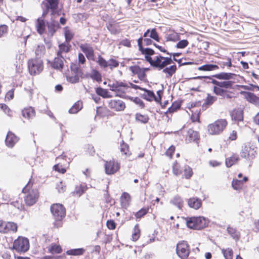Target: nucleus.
Returning <instances> with one entry per match:
<instances>
[{"instance_id":"obj_1","label":"nucleus","mask_w":259,"mask_h":259,"mask_svg":"<svg viewBox=\"0 0 259 259\" xmlns=\"http://www.w3.org/2000/svg\"><path fill=\"white\" fill-rule=\"evenodd\" d=\"M51 211L55 220L54 226L57 228L61 227L62 220L66 215L65 207L60 204H54L51 207Z\"/></svg>"},{"instance_id":"obj_2","label":"nucleus","mask_w":259,"mask_h":259,"mask_svg":"<svg viewBox=\"0 0 259 259\" xmlns=\"http://www.w3.org/2000/svg\"><path fill=\"white\" fill-rule=\"evenodd\" d=\"M32 184L30 180L26 186L23 189L22 192L27 193L24 197V201L27 205L32 206L35 204L38 197V192L37 189L30 190Z\"/></svg>"},{"instance_id":"obj_3","label":"nucleus","mask_w":259,"mask_h":259,"mask_svg":"<svg viewBox=\"0 0 259 259\" xmlns=\"http://www.w3.org/2000/svg\"><path fill=\"white\" fill-rule=\"evenodd\" d=\"M227 125V122L226 119H218L207 126L208 132L211 135H220L226 128Z\"/></svg>"},{"instance_id":"obj_4","label":"nucleus","mask_w":259,"mask_h":259,"mask_svg":"<svg viewBox=\"0 0 259 259\" xmlns=\"http://www.w3.org/2000/svg\"><path fill=\"white\" fill-rule=\"evenodd\" d=\"M29 248V242L27 238L19 237L13 243V248L18 252H25Z\"/></svg>"},{"instance_id":"obj_5","label":"nucleus","mask_w":259,"mask_h":259,"mask_svg":"<svg viewBox=\"0 0 259 259\" xmlns=\"http://www.w3.org/2000/svg\"><path fill=\"white\" fill-rule=\"evenodd\" d=\"M28 68L31 75L39 74L43 69L42 61L40 59H31L28 61Z\"/></svg>"},{"instance_id":"obj_6","label":"nucleus","mask_w":259,"mask_h":259,"mask_svg":"<svg viewBox=\"0 0 259 259\" xmlns=\"http://www.w3.org/2000/svg\"><path fill=\"white\" fill-rule=\"evenodd\" d=\"M256 148L251 143H247L242 147L241 156L249 160L253 159L256 154Z\"/></svg>"},{"instance_id":"obj_7","label":"nucleus","mask_w":259,"mask_h":259,"mask_svg":"<svg viewBox=\"0 0 259 259\" xmlns=\"http://www.w3.org/2000/svg\"><path fill=\"white\" fill-rule=\"evenodd\" d=\"M189 248L187 241H183L178 243L176 248L178 255L181 259H187L190 253Z\"/></svg>"},{"instance_id":"obj_8","label":"nucleus","mask_w":259,"mask_h":259,"mask_svg":"<svg viewBox=\"0 0 259 259\" xmlns=\"http://www.w3.org/2000/svg\"><path fill=\"white\" fill-rule=\"evenodd\" d=\"M120 168V164L114 160L106 161L105 164V172L107 175L116 173Z\"/></svg>"},{"instance_id":"obj_9","label":"nucleus","mask_w":259,"mask_h":259,"mask_svg":"<svg viewBox=\"0 0 259 259\" xmlns=\"http://www.w3.org/2000/svg\"><path fill=\"white\" fill-rule=\"evenodd\" d=\"M17 230V225L13 222H6L0 220V232L7 233L10 231L16 232Z\"/></svg>"},{"instance_id":"obj_10","label":"nucleus","mask_w":259,"mask_h":259,"mask_svg":"<svg viewBox=\"0 0 259 259\" xmlns=\"http://www.w3.org/2000/svg\"><path fill=\"white\" fill-rule=\"evenodd\" d=\"M48 30V35L53 36L57 29L60 28L59 22L52 17L49 21L47 22Z\"/></svg>"},{"instance_id":"obj_11","label":"nucleus","mask_w":259,"mask_h":259,"mask_svg":"<svg viewBox=\"0 0 259 259\" xmlns=\"http://www.w3.org/2000/svg\"><path fill=\"white\" fill-rule=\"evenodd\" d=\"M19 140L18 137L12 132L9 131L5 139V143L8 147L12 148Z\"/></svg>"},{"instance_id":"obj_12","label":"nucleus","mask_w":259,"mask_h":259,"mask_svg":"<svg viewBox=\"0 0 259 259\" xmlns=\"http://www.w3.org/2000/svg\"><path fill=\"white\" fill-rule=\"evenodd\" d=\"M200 140L199 133L192 129H189L187 132L186 136V142L187 143H191L192 142L198 143Z\"/></svg>"},{"instance_id":"obj_13","label":"nucleus","mask_w":259,"mask_h":259,"mask_svg":"<svg viewBox=\"0 0 259 259\" xmlns=\"http://www.w3.org/2000/svg\"><path fill=\"white\" fill-rule=\"evenodd\" d=\"M240 94L243 95L244 98L248 102L256 105L259 104V97H257L254 94L246 91H241Z\"/></svg>"},{"instance_id":"obj_14","label":"nucleus","mask_w":259,"mask_h":259,"mask_svg":"<svg viewBox=\"0 0 259 259\" xmlns=\"http://www.w3.org/2000/svg\"><path fill=\"white\" fill-rule=\"evenodd\" d=\"M106 27L111 34H116L120 32L119 26L116 23V21L114 19L109 20L106 24Z\"/></svg>"},{"instance_id":"obj_15","label":"nucleus","mask_w":259,"mask_h":259,"mask_svg":"<svg viewBox=\"0 0 259 259\" xmlns=\"http://www.w3.org/2000/svg\"><path fill=\"white\" fill-rule=\"evenodd\" d=\"M81 50L85 54L87 58L89 60L94 61V51L92 47L87 44L81 45L80 46Z\"/></svg>"},{"instance_id":"obj_16","label":"nucleus","mask_w":259,"mask_h":259,"mask_svg":"<svg viewBox=\"0 0 259 259\" xmlns=\"http://www.w3.org/2000/svg\"><path fill=\"white\" fill-rule=\"evenodd\" d=\"M109 106L116 111H121L124 109L125 106L124 103L121 100H111L109 103Z\"/></svg>"},{"instance_id":"obj_17","label":"nucleus","mask_w":259,"mask_h":259,"mask_svg":"<svg viewBox=\"0 0 259 259\" xmlns=\"http://www.w3.org/2000/svg\"><path fill=\"white\" fill-rule=\"evenodd\" d=\"M64 58L62 55L61 56H57L55 58L53 62L52 63V67L56 69H62L64 67Z\"/></svg>"},{"instance_id":"obj_18","label":"nucleus","mask_w":259,"mask_h":259,"mask_svg":"<svg viewBox=\"0 0 259 259\" xmlns=\"http://www.w3.org/2000/svg\"><path fill=\"white\" fill-rule=\"evenodd\" d=\"M236 76V74L232 73L221 72L212 75V77L221 80H229L231 79H234V77Z\"/></svg>"},{"instance_id":"obj_19","label":"nucleus","mask_w":259,"mask_h":259,"mask_svg":"<svg viewBox=\"0 0 259 259\" xmlns=\"http://www.w3.org/2000/svg\"><path fill=\"white\" fill-rule=\"evenodd\" d=\"M71 46L69 43L65 42L62 43L59 45V50L57 52V56H61L63 53H68L71 49Z\"/></svg>"},{"instance_id":"obj_20","label":"nucleus","mask_w":259,"mask_h":259,"mask_svg":"<svg viewBox=\"0 0 259 259\" xmlns=\"http://www.w3.org/2000/svg\"><path fill=\"white\" fill-rule=\"evenodd\" d=\"M188 204L189 207L195 209H198L202 205V201L198 198L193 197L188 200Z\"/></svg>"},{"instance_id":"obj_21","label":"nucleus","mask_w":259,"mask_h":259,"mask_svg":"<svg viewBox=\"0 0 259 259\" xmlns=\"http://www.w3.org/2000/svg\"><path fill=\"white\" fill-rule=\"evenodd\" d=\"M47 3L46 7L52 10V15H54L56 10L58 8L59 4V0H46Z\"/></svg>"},{"instance_id":"obj_22","label":"nucleus","mask_w":259,"mask_h":259,"mask_svg":"<svg viewBox=\"0 0 259 259\" xmlns=\"http://www.w3.org/2000/svg\"><path fill=\"white\" fill-rule=\"evenodd\" d=\"M195 230H201L206 226V220L204 218L199 217H196Z\"/></svg>"},{"instance_id":"obj_23","label":"nucleus","mask_w":259,"mask_h":259,"mask_svg":"<svg viewBox=\"0 0 259 259\" xmlns=\"http://www.w3.org/2000/svg\"><path fill=\"white\" fill-rule=\"evenodd\" d=\"M47 26V24L45 21L40 18H38L36 20V27L37 28V32L40 34H43L45 31L46 26Z\"/></svg>"},{"instance_id":"obj_24","label":"nucleus","mask_w":259,"mask_h":259,"mask_svg":"<svg viewBox=\"0 0 259 259\" xmlns=\"http://www.w3.org/2000/svg\"><path fill=\"white\" fill-rule=\"evenodd\" d=\"M120 200L122 206L126 207L130 204L131 196L128 193L126 192H123L120 197Z\"/></svg>"},{"instance_id":"obj_25","label":"nucleus","mask_w":259,"mask_h":259,"mask_svg":"<svg viewBox=\"0 0 259 259\" xmlns=\"http://www.w3.org/2000/svg\"><path fill=\"white\" fill-rule=\"evenodd\" d=\"M70 69L72 73L80 75V77L83 78V73L79 64L76 63H71L70 65Z\"/></svg>"},{"instance_id":"obj_26","label":"nucleus","mask_w":259,"mask_h":259,"mask_svg":"<svg viewBox=\"0 0 259 259\" xmlns=\"http://www.w3.org/2000/svg\"><path fill=\"white\" fill-rule=\"evenodd\" d=\"M83 107L82 103L80 101L75 102L71 108L69 109V113H77Z\"/></svg>"},{"instance_id":"obj_27","label":"nucleus","mask_w":259,"mask_h":259,"mask_svg":"<svg viewBox=\"0 0 259 259\" xmlns=\"http://www.w3.org/2000/svg\"><path fill=\"white\" fill-rule=\"evenodd\" d=\"M170 202L176 206L178 208L181 209L183 206V200L182 198L177 195L170 200Z\"/></svg>"},{"instance_id":"obj_28","label":"nucleus","mask_w":259,"mask_h":259,"mask_svg":"<svg viewBox=\"0 0 259 259\" xmlns=\"http://www.w3.org/2000/svg\"><path fill=\"white\" fill-rule=\"evenodd\" d=\"M96 92L97 95L102 97L104 98H109L112 97V96L109 94V92L101 87H98L96 89Z\"/></svg>"},{"instance_id":"obj_29","label":"nucleus","mask_w":259,"mask_h":259,"mask_svg":"<svg viewBox=\"0 0 259 259\" xmlns=\"http://www.w3.org/2000/svg\"><path fill=\"white\" fill-rule=\"evenodd\" d=\"M143 91L146 92V93L143 95V97L145 99L150 101H152L153 99H154L156 101H157V98L153 91L148 90L145 88Z\"/></svg>"},{"instance_id":"obj_30","label":"nucleus","mask_w":259,"mask_h":259,"mask_svg":"<svg viewBox=\"0 0 259 259\" xmlns=\"http://www.w3.org/2000/svg\"><path fill=\"white\" fill-rule=\"evenodd\" d=\"M227 231L229 235L236 240H239L240 238V233L237 230L230 226L228 227Z\"/></svg>"},{"instance_id":"obj_31","label":"nucleus","mask_w":259,"mask_h":259,"mask_svg":"<svg viewBox=\"0 0 259 259\" xmlns=\"http://www.w3.org/2000/svg\"><path fill=\"white\" fill-rule=\"evenodd\" d=\"M219 68V67L217 65L207 64L198 67V70L201 71H212Z\"/></svg>"},{"instance_id":"obj_32","label":"nucleus","mask_w":259,"mask_h":259,"mask_svg":"<svg viewBox=\"0 0 259 259\" xmlns=\"http://www.w3.org/2000/svg\"><path fill=\"white\" fill-rule=\"evenodd\" d=\"M85 250L82 248L71 249L66 251V254L69 255H80L84 253Z\"/></svg>"},{"instance_id":"obj_33","label":"nucleus","mask_w":259,"mask_h":259,"mask_svg":"<svg viewBox=\"0 0 259 259\" xmlns=\"http://www.w3.org/2000/svg\"><path fill=\"white\" fill-rule=\"evenodd\" d=\"M108 86L110 87V90L114 92H116V90H117L118 88H126L127 87V85L125 83L122 82H119L117 81L114 82H113L112 83H109L108 84Z\"/></svg>"},{"instance_id":"obj_34","label":"nucleus","mask_w":259,"mask_h":259,"mask_svg":"<svg viewBox=\"0 0 259 259\" xmlns=\"http://www.w3.org/2000/svg\"><path fill=\"white\" fill-rule=\"evenodd\" d=\"M49 252L54 253H60L62 251L61 247L59 245L52 243L48 248Z\"/></svg>"},{"instance_id":"obj_35","label":"nucleus","mask_w":259,"mask_h":259,"mask_svg":"<svg viewBox=\"0 0 259 259\" xmlns=\"http://www.w3.org/2000/svg\"><path fill=\"white\" fill-rule=\"evenodd\" d=\"M90 77L93 80L100 82L102 81V75L99 71L96 69H93L90 75Z\"/></svg>"},{"instance_id":"obj_36","label":"nucleus","mask_w":259,"mask_h":259,"mask_svg":"<svg viewBox=\"0 0 259 259\" xmlns=\"http://www.w3.org/2000/svg\"><path fill=\"white\" fill-rule=\"evenodd\" d=\"M86 190V186L83 185H80L77 186L72 194L73 195H76L77 196H81Z\"/></svg>"},{"instance_id":"obj_37","label":"nucleus","mask_w":259,"mask_h":259,"mask_svg":"<svg viewBox=\"0 0 259 259\" xmlns=\"http://www.w3.org/2000/svg\"><path fill=\"white\" fill-rule=\"evenodd\" d=\"M177 66L175 64L172 65L168 67H165L162 70L163 73L168 75L167 77H171L176 71Z\"/></svg>"},{"instance_id":"obj_38","label":"nucleus","mask_w":259,"mask_h":259,"mask_svg":"<svg viewBox=\"0 0 259 259\" xmlns=\"http://www.w3.org/2000/svg\"><path fill=\"white\" fill-rule=\"evenodd\" d=\"M64 30V35L65 38V41L67 43H69L71 40L72 39L74 34L69 29L68 27H65Z\"/></svg>"},{"instance_id":"obj_39","label":"nucleus","mask_w":259,"mask_h":259,"mask_svg":"<svg viewBox=\"0 0 259 259\" xmlns=\"http://www.w3.org/2000/svg\"><path fill=\"white\" fill-rule=\"evenodd\" d=\"M181 103L180 102H175L171 106L168 108V111L164 112V113H172L176 112L177 110L181 107Z\"/></svg>"},{"instance_id":"obj_40","label":"nucleus","mask_w":259,"mask_h":259,"mask_svg":"<svg viewBox=\"0 0 259 259\" xmlns=\"http://www.w3.org/2000/svg\"><path fill=\"white\" fill-rule=\"evenodd\" d=\"M239 159V157L237 155H233L229 158L226 160V164L228 167H231L235 164Z\"/></svg>"},{"instance_id":"obj_41","label":"nucleus","mask_w":259,"mask_h":259,"mask_svg":"<svg viewBox=\"0 0 259 259\" xmlns=\"http://www.w3.org/2000/svg\"><path fill=\"white\" fill-rule=\"evenodd\" d=\"M149 117L147 114H136V119L142 123H146L149 120Z\"/></svg>"},{"instance_id":"obj_42","label":"nucleus","mask_w":259,"mask_h":259,"mask_svg":"<svg viewBox=\"0 0 259 259\" xmlns=\"http://www.w3.org/2000/svg\"><path fill=\"white\" fill-rule=\"evenodd\" d=\"M233 83V81L230 80L219 81L218 87L222 89H231L232 88Z\"/></svg>"},{"instance_id":"obj_43","label":"nucleus","mask_w":259,"mask_h":259,"mask_svg":"<svg viewBox=\"0 0 259 259\" xmlns=\"http://www.w3.org/2000/svg\"><path fill=\"white\" fill-rule=\"evenodd\" d=\"M222 252L225 259H232L233 252L231 248L222 249Z\"/></svg>"},{"instance_id":"obj_44","label":"nucleus","mask_w":259,"mask_h":259,"mask_svg":"<svg viewBox=\"0 0 259 259\" xmlns=\"http://www.w3.org/2000/svg\"><path fill=\"white\" fill-rule=\"evenodd\" d=\"M149 207H143L135 213V215L137 219H141L149 211Z\"/></svg>"},{"instance_id":"obj_45","label":"nucleus","mask_w":259,"mask_h":259,"mask_svg":"<svg viewBox=\"0 0 259 259\" xmlns=\"http://www.w3.org/2000/svg\"><path fill=\"white\" fill-rule=\"evenodd\" d=\"M80 75L74 74L72 76H67L66 79L68 82L71 83H76L79 81Z\"/></svg>"},{"instance_id":"obj_46","label":"nucleus","mask_w":259,"mask_h":259,"mask_svg":"<svg viewBox=\"0 0 259 259\" xmlns=\"http://www.w3.org/2000/svg\"><path fill=\"white\" fill-rule=\"evenodd\" d=\"M217 97L215 96H212L208 94L206 99L204 101V103L203 105V107L204 106H210L213 104V103L217 100Z\"/></svg>"},{"instance_id":"obj_47","label":"nucleus","mask_w":259,"mask_h":259,"mask_svg":"<svg viewBox=\"0 0 259 259\" xmlns=\"http://www.w3.org/2000/svg\"><path fill=\"white\" fill-rule=\"evenodd\" d=\"M166 41H177L179 40L180 38V35L177 33H172L170 34H169L167 35L166 37Z\"/></svg>"},{"instance_id":"obj_48","label":"nucleus","mask_w":259,"mask_h":259,"mask_svg":"<svg viewBox=\"0 0 259 259\" xmlns=\"http://www.w3.org/2000/svg\"><path fill=\"white\" fill-rule=\"evenodd\" d=\"M120 151L126 156H129L131 154L128 153V145L124 142L123 141H122V142L120 143Z\"/></svg>"},{"instance_id":"obj_49","label":"nucleus","mask_w":259,"mask_h":259,"mask_svg":"<svg viewBox=\"0 0 259 259\" xmlns=\"http://www.w3.org/2000/svg\"><path fill=\"white\" fill-rule=\"evenodd\" d=\"M242 181L241 180L234 179L232 182V186L234 190H239L242 188Z\"/></svg>"},{"instance_id":"obj_50","label":"nucleus","mask_w":259,"mask_h":259,"mask_svg":"<svg viewBox=\"0 0 259 259\" xmlns=\"http://www.w3.org/2000/svg\"><path fill=\"white\" fill-rule=\"evenodd\" d=\"M184 175L186 179H190L193 175L192 169L188 165H185L184 166Z\"/></svg>"},{"instance_id":"obj_51","label":"nucleus","mask_w":259,"mask_h":259,"mask_svg":"<svg viewBox=\"0 0 259 259\" xmlns=\"http://www.w3.org/2000/svg\"><path fill=\"white\" fill-rule=\"evenodd\" d=\"M212 76H199L191 78L190 79H202V78L209 79L210 80H211V82L212 83H213V84H214V85H217V87H218V85H219V81L217 80H215V79H212Z\"/></svg>"},{"instance_id":"obj_52","label":"nucleus","mask_w":259,"mask_h":259,"mask_svg":"<svg viewBox=\"0 0 259 259\" xmlns=\"http://www.w3.org/2000/svg\"><path fill=\"white\" fill-rule=\"evenodd\" d=\"M213 92L218 96H224L225 94L227 92V90L214 86L213 87Z\"/></svg>"},{"instance_id":"obj_53","label":"nucleus","mask_w":259,"mask_h":259,"mask_svg":"<svg viewBox=\"0 0 259 259\" xmlns=\"http://www.w3.org/2000/svg\"><path fill=\"white\" fill-rule=\"evenodd\" d=\"M140 231L139 229L138 225H136L134 228V232L132 234V239L134 241H137L140 237Z\"/></svg>"},{"instance_id":"obj_54","label":"nucleus","mask_w":259,"mask_h":259,"mask_svg":"<svg viewBox=\"0 0 259 259\" xmlns=\"http://www.w3.org/2000/svg\"><path fill=\"white\" fill-rule=\"evenodd\" d=\"M232 120L238 124L243 120V114H231Z\"/></svg>"},{"instance_id":"obj_55","label":"nucleus","mask_w":259,"mask_h":259,"mask_svg":"<svg viewBox=\"0 0 259 259\" xmlns=\"http://www.w3.org/2000/svg\"><path fill=\"white\" fill-rule=\"evenodd\" d=\"M140 52L142 54L144 55L145 56H151L155 54V52L153 49L148 48H143L140 51Z\"/></svg>"},{"instance_id":"obj_56","label":"nucleus","mask_w":259,"mask_h":259,"mask_svg":"<svg viewBox=\"0 0 259 259\" xmlns=\"http://www.w3.org/2000/svg\"><path fill=\"white\" fill-rule=\"evenodd\" d=\"M196 217H191L188 218L187 220V225L188 228L195 229V221Z\"/></svg>"},{"instance_id":"obj_57","label":"nucleus","mask_w":259,"mask_h":259,"mask_svg":"<svg viewBox=\"0 0 259 259\" xmlns=\"http://www.w3.org/2000/svg\"><path fill=\"white\" fill-rule=\"evenodd\" d=\"M97 62L101 67L106 68L108 66V63L101 55L98 56Z\"/></svg>"},{"instance_id":"obj_58","label":"nucleus","mask_w":259,"mask_h":259,"mask_svg":"<svg viewBox=\"0 0 259 259\" xmlns=\"http://www.w3.org/2000/svg\"><path fill=\"white\" fill-rule=\"evenodd\" d=\"M149 36H150V38L154 39L155 40H156L157 41H159V39L160 38H159L158 34L155 28H153L150 31V34L149 35Z\"/></svg>"},{"instance_id":"obj_59","label":"nucleus","mask_w":259,"mask_h":259,"mask_svg":"<svg viewBox=\"0 0 259 259\" xmlns=\"http://www.w3.org/2000/svg\"><path fill=\"white\" fill-rule=\"evenodd\" d=\"M164 57L159 55L155 57V59L154 60V62L153 63L152 66L155 68H158V64H160L162 61V60H163Z\"/></svg>"},{"instance_id":"obj_60","label":"nucleus","mask_w":259,"mask_h":259,"mask_svg":"<svg viewBox=\"0 0 259 259\" xmlns=\"http://www.w3.org/2000/svg\"><path fill=\"white\" fill-rule=\"evenodd\" d=\"M189 44V42L186 39H183L179 41L176 47L178 49H184L186 48Z\"/></svg>"},{"instance_id":"obj_61","label":"nucleus","mask_w":259,"mask_h":259,"mask_svg":"<svg viewBox=\"0 0 259 259\" xmlns=\"http://www.w3.org/2000/svg\"><path fill=\"white\" fill-rule=\"evenodd\" d=\"M119 65V62L114 59H110L108 63V66L110 67V68L112 70L113 68H115L118 67Z\"/></svg>"},{"instance_id":"obj_62","label":"nucleus","mask_w":259,"mask_h":259,"mask_svg":"<svg viewBox=\"0 0 259 259\" xmlns=\"http://www.w3.org/2000/svg\"><path fill=\"white\" fill-rule=\"evenodd\" d=\"M131 100H132L135 104L138 105L141 108H143L144 107V104L143 101L138 97L135 98H130Z\"/></svg>"},{"instance_id":"obj_63","label":"nucleus","mask_w":259,"mask_h":259,"mask_svg":"<svg viewBox=\"0 0 259 259\" xmlns=\"http://www.w3.org/2000/svg\"><path fill=\"white\" fill-rule=\"evenodd\" d=\"M35 114H22V117H20L21 120L23 122H26V120L29 121L32 119Z\"/></svg>"},{"instance_id":"obj_64","label":"nucleus","mask_w":259,"mask_h":259,"mask_svg":"<svg viewBox=\"0 0 259 259\" xmlns=\"http://www.w3.org/2000/svg\"><path fill=\"white\" fill-rule=\"evenodd\" d=\"M35 110L34 108L31 106H27L25 107L22 110V113H34Z\"/></svg>"}]
</instances>
